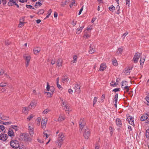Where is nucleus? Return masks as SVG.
Masks as SVG:
<instances>
[{"mask_svg": "<svg viewBox=\"0 0 149 149\" xmlns=\"http://www.w3.org/2000/svg\"><path fill=\"white\" fill-rule=\"evenodd\" d=\"M57 139L56 141V143L58 144L59 147L60 148L64 139V136L62 132H61L57 135Z\"/></svg>", "mask_w": 149, "mask_h": 149, "instance_id": "nucleus-1", "label": "nucleus"}, {"mask_svg": "<svg viewBox=\"0 0 149 149\" xmlns=\"http://www.w3.org/2000/svg\"><path fill=\"white\" fill-rule=\"evenodd\" d=\"M20 139L23 141H31V139L29 137V135L25 133H22L20 135Z\"/></svg>", "mask_w": 149, "mask_h": 149, "instance_id": "nucleus-2", "label": "nucleus"}, {"mask_svg": "<svg viewBox=\"0 0 149 149\" xmlns=\"http://www.w3.org/2000/svg\"><path fill=\"white\" fill-rule=\"evenodd\" d=\"M10 145L13 148H17L19 147V144L18 141L12 140L10 142Z\"/></svg>", "mask_w": 149, "mask_h": 149, "instance_id": "nucleus-3", "label": "nucleus"}, {"mask_svg": "<svg viewBox=\"0 0 149 149\" xmlns=\"http://www.w3.org/2000/svg\"><path fill=\"white\" fill-rule=\"evenodd\" d=\"M128 83L126 81H123L122 82L121 86L124 90H126V92H128L129 90V87L127 86Z\"/></svg>", "mask_w": 149, "mask_h": 149, "instance_id": "nucleus-4", "label": "nucleus"}, {"mask_svg": "<svg viewBox=\"0 0 149 149\" xmlns=\"http://www.w3.org/2000/svg\"><path fill=\"white\" fill-rule=\"evenodd\" d=\"M90 135V130L87 127L84 129V136L86 139L88 138Z\"/></svg>", "mask_w": 149, "mask_h": 149, "instance_id": "nucleus-5", "label": "nucleus"}, {"mask_svg": "<svg viewBox=\"0 0 149 149\" xmlns=\"http://www.w3.org/2000/svg\"><path fill=\"white\" fill-rule=\"evenodd\" d=\"M61 100L62 102V105L63 107H64V109L66 111H69L70 107L69 105L65 102V101H64L62 98H61Z\"/></svg>", "mask_w": 149, "mask_h": 149, "instance_id": "nucleus-6", "label": "nucleus"}, {"mask_svg": "<svg viewBox=\"0 0 149 149\" xmlns=\"http://www.w3.org/2000/svg\"><path fill=\"white\" fill-rule=\"evenodd\" d=\"M79 124L80 128L81 130L83 128L85 129L86 127H85L86 122L84 119H81L80 120L79 122Z\"/></svg>", "mask_w": 149, "mask_h": 149, "instance_id": "nucleus-7", "label": "nucleus"}, {"mask_svg": "<svg viewBox=\"0 0 149 149\" xmlns=\"http://www.w3.org/2000/svg\"><path fill=\"white\" fill-rule=\"evenodd\" d=\"M23 57L24 59L26 61V67H28L29 65V63L31 59V56L29 55L25 54L24 55Z\"/></svg>", "mask_w": 149, "mask_h": 149, "instance_id": "nucleus-8", "label": "nucleus"}, {"mask_svg": "<svg viewBox=\"0 0 149 149\" xmlns=\"http://www.w3.org/2000/svg\"><path fill=\"white\" fill-rule=\"evenodd\" d=\"M28 128L29 132L31 136H32L34 133V125L31 124H28Z\"/></svg>", "mask_w": 149, "mask_h": 149, "instance_id": "nucleus-9", "label": "nucleus"}, {"mask_svg": "<svg viewBox=\"0 0 149 149\" xmlns=\"http://www.w3.org/2000/svg\"><path fill=\"white\" fill-rule=\"evenodd\" d=\"M37 103V101L36 100H33L31 101L28 107L30 109L34 108L36 106Z\"/></svg>", "mask_w": 149, "mask_h": 149, "instance_id": "nucleus-10", "label": "nucleus"}, {"mask_svg": "<svg viewBox=\"0 0 149 149\" xmlns=\"http://www.w3.org/2000/svg\"><path fill=\"white\" fill-rule=\"evenodd\" d=\"M140 56V54L139 53H136L135 54L132 60L134 63H136L138 62Z\"/></svg>", "mask_w": 149, "mask_h": 149, "instance_id": "nucleus-11", "label": "nucleus"}, {"mask_svg": "<svg viewBox=\"0 0 149 149\" xmlns=\"http://www.w3.org/2000/svg\"><path fill=\"white\" fill-rule=\"evenodd\" d=\"M47 119L46 118H42L41 122V127L43 129H44L46 127V126L47 122Z\"/></svg>", "mask_w": 149, "mask_h": 149, "instance_id": "nucleus-12", "label": "nucleus"}, {"mask_svg": "<svg viewBox=\"0 0 149 149\" xmlns=\"http://www.w3.org/2000/svg\"><path fill=\"white\" fill-rule=\"evenodd\" d=\"M127 120L129 122V123L134 126V118L131 116H129L127 117Z\"/></svg>", "mask_w": 149, "mask_h": 149, "instance_id": "nucleus-13", "label": "nucleus"}, {"mask_svg": "<svg viewBox=\"0 0 149 149\" xmlns=\"http://www.w3.org/2000/svg\"><path fill=\"white\" fill-rule=\"evenodd\" d=\"M7 137L8 136L6 134H1L0 135V140L3 141H5L6 140Z\"/></svg>", "mask_w": 149, "mask_h": 149, "instance_id": "nucleus-14", "label": "nucleus"}, {"mask_svg": "<svg viewBox=\"0 0 149 149\" xmlns=\"http://www.w3.org/2000/svg\"><path fill=\"white\" fill-rule=\"evenodd\" d=\"M8 117L4 115L2 112H0V119L3 120H8Z\"/></svg>", "mask_w": 149, "mask_h": 149, "instance_id": "nucleus-15", "label": "nucleus"}, {"mask_svg": "<svg viewBox=\"0 0 149 149\" xmlns=\"http://www.w3.org/2000/svg\"><path fill=\"white\" fill-rule=\"evenodd\" d=\"M18 1L17 0H10L8 4L9 6H13Z\"/></svg>", "mask_w": 149, "mask_h": 149, "instance_id": "nucleus-16", "label": "nucleus"}, {"mask_svg": "<svg viewBox=\"0 0 149 149\" xmlns=\"http://www.w3.org/2000/svg\"><path fill=\"white\" fill-rule=\"evenodd\" d=\"M75 92L77 93H79L80 92V87L78 84H76L74 88Z\"/></svg>", "mask_w": 149, "mask_h": 149, "instance_id": "nucleus-17", "label": "nucleus"}, {"mask_svg": "<svg viewBox=\"0 0 149 149\" xmlns=\"http://www.w3.org/2000/svg\"><path fill=\"white\" fill-rule=\"evenodd\" d=\"M50 92H46L47 93V96L48 97H50L52 96L53 93L54 91V88L53 87H51L50 88Z\"/></svg>", "mask_w": 149, "mask_h": 149, "instance_id": "nucleus-18", "label": "nucleus"}, {"mask_svg": "<svg viewBox=\"0 0 149 149\" xmlns=\"http://www.w3.org/2000/svg\"><path fill=\"white\" fill-rule=\"evenodd\" d=\"M106 68L107 66L106 65V64L104 63H102L100 65L99 70L102 71H103L106 69Z\"/></svg>", "mask_w": 149, "mask_h": 149, "instance_id": "nucleus-19", "label": "nucleus"}, {"mask_svg": "<svg viewBox=\"0 0 149 149\" xmlns=\"http://www.w3.org/2000/svg\"><path fill=\"white\" fill-rule=\"evenodd\" d=\"M41 49L40 47H36L33 49V52L35 54H36L39 53Z\"/></svg>", "mask_w": 149, "mask_h": 149, "instance_id": "nucleus-20", "label": "nucleus"}, {"mask_svg": "<svg viewBox=\"0 0 149 149\" xmlns=\"http://www.w3.org/2000/svg\"><path fill=\"white\" fill-rule=\"evenodd\" d=\"M95 51V48H93V45H90V49L89 50V53L92 54Z\"/></svg>", "mask_w": 149, "mask_h": 149, "instance_id": "nucleus-21", "label": "nucleus"}, {"mask_svg": "<svg viewBox=\"0 0 149 149\" xmlns=\"http://www.w3.org/2000/svg\"><path fill=\"white\" fill-rule=\"evenodd\" d=\"M148 117V115L147 114H143L141 116V118L140 120L141 121H144L147 119Z\"/></svg>", "mask_w": 149, "mask_h": 149, "instance_id": "nucleus-22", "label": "nucleus"}, {"mask_svg": "<svg viewBox=\"0 0 149 149\" xmlns=\"http://www.w3.org/2000/svg\"><path fill=\"white\" fill-rule=\"evenodd\" d=\"M28 107H24L22 109V113L24 114L27 115L28 113L29 109Z\"/></svg>", "mask_w": 149, "mask_h": 149, "instance_id": "nucleus-23", "label": "nucleus"}, {"mask_svg": "<svg viewBox=\"0 0 149 149\" xmlns=\"http://www.w3.org/2000/svg\"><path fill=\"white\" fill-rule=\"evenodd\" d=\"M8 134V136L11 137L14 136L13 131L11 129H9Z\"/></svg>", "mask_w": 149, "mask_h": 149, "instance_id": "nucleus-24", "label": "nucleus"}, {"mask_svg": "<svg viewBox=\"0 0 149 149\" xmlns=\"http://www.w3.org/2000/svg\"><path fill=\"white\" fill-rule=\"evenodd\" d=\"M24 19H22L20 20V22L18 25V27L19 28H21L24 25V22H23Z\"/></svg>", "mask_w": 149, "mask_h": 149, "instance_id": "nucleus-25", "label": "nucleus"}, {"mask_svg": "<svg viewBox=\"0 0 149 149\" xmlns=\"http://www.w3.org/2000/svg\"><path fill=\"white\" fill-rule=\"evenodd\" d=\"M65 117L64 115H60L58 118V121L59 122H61L64 120L65 119Z\"/></svg>", "mask_w": 149, "mask_h": 149, "instance_id": "nucleus-26", "label": "nucleus"}, {"mask_svg": "<svg viewBox=\"0 0 149 149\" xmlns=\"http://www.w3.org/2000/svg\"><path fill=\"white\" fill-rule=\"evenodd\" d=\"M62 60L61 59H58L56 62L57 65L58 67L61 66L62 65Z\"/></svg>", "mask_w": 149, "mask_h": 149, "instance_id": "nucleus-27", "label": "nucleus"}, {"mask_svg": "<svg viewBox=\"0 0 149 149\" xmlns=\"http://www.w3.org/2000/svg\"><path fill=\"white\" fill-rule=\"evenodd\" d=\"M116 125L119 127H120L122 125L121 120L119 118H117L116 119Z\"/></svg>", "mask_w": 149, "mask_h": 149, "instance_id": "nucleus-28", "label": "nucleus"}, {"mask_svg": "<svg viewBox=\"0 0 149 149\" xmlns=\"http://www.w3.org/2000/svg\"><path fill=\"white\" fill-rule=\"evenodd\" d=\"M123 50V47H121L118 49V50L116 52V54L118 55L120 54H121Z\"/></svg>", "mask_w": 149, "mask_h": 149, "instance_id": "nucleus-29", "label": "nucleus"}, {"mask_svg": "<svg viewBox=\"0 0 149 149\" xmlns=\"http://www.w3.org/2000/svg\"><path fill=\"white\" fill-rule=\"evenodd\" d=\"M6 131V129L4 126L3 125H0V132H5Z\"/></svg>", "mask_w": 149, "mask_h": 149, "instance_id": "nucleus-30", "label": "nucleus"}, {"mask_svg": "<svg viewBox=\"0 0 149 149\" xmlns=\"http://www.w3.org/2000/svg\"><path fill=\"white\" fill-rule=\"evenodd\" d=\"M84 27V26H79V28L77 29V34H79L82 31V30Z\"/></svg>", "mask_w": 149, "mask_h": 149, "instance_id": "nucleus-31", "label": "nucleus"}, {"mask_svg": "<svg viewBox=\"0 0 149 149\" xmlns=\"http://www.w3.org/2000/svg\"><path fill=\"white\" fill-rule=\"evenodd\" d=\"M11 127L14 129L15 131L18 130L19 129V127L16 125H11Z\"/></svg>", "mask_w": 149, "mask_h": 149, "instance_id": "nucleus-32", "label": "nucleus"}, {"mask_svg": "<svg viewBox=\"0 0 149 149\" xmlns=\"http://www.w3.org/2000/svg\"><path fill=\"white\" fill-rule=\"evenodd\" d=\"M69 80V79L66 76H65L62 79V81L63 82H67Z\"/></svg>", "mask_w": 149, "mask_h": 149, "instance_id": "nucleus-33", "label": "nucleus"}, {"mask_svg": "<svg viewBox=\"0 0 149 149\" xmlns=\"http://www.w3.org/2000/svg\"><path fill=\"white\" fill-rule=\"evenodd\" d=\"M41 120V118L40 117H38L36 119V121L38 125L39 126L40 125Z\"/></svg>", "mask_w": 149, "mask_h": 149, "instance_id": "nucleus-34", "label": "nucleus"}, {"mask_svg": "<svg viewBox=\"0 0 149 149\" xmlns=\"http://www.w3.org/2000/svg\"><path fill=\"white\" fill-rule=\"evenodd\" d=\"M145 61V58H141L140 60V65H143V63Z\"/></svg>", "mask_w": 149, "mask_h": 149, "instance_id": "nucleus-35", "label": "nucleus"}, {"mask_svg": "<svg viewBox=\"0 0 149 149\" xmlns=\"http://www.w3.org/2000/svg\"><path fill=\"white\" fill-rule=\"evenodd\" d=\"M117 84H118L117 83H116L115 82L113 81H112L110 83L111 86L113 87L116 86Z\"/></svg>", "mask_w": 149, "mask_h": 149, "instance_id": "nucleus-36", "label": "nucleus"}, {"mask_svg": "<svg viewBox=\"0 0 149 149\" xmlns=\"http://www.w3.org/2000/svg\"><path fill=\"white\" fill-rule=\"evenodd\" d=\"M1 123L5 125H8L11 124L12 123L10 121L6 122H3V121H1Z\"/></svg>", "mask_w": 149, "mask_h": 149, "instance_id": "nucleus-37", "label": "nucleus"}, {"mask_svg": "<svg viewBox=\"0 0 149 149\" xmlns=\"http://www.w3.org/2000/svg\"><path fill=\"white\" fill-rule=\"evenodd\" d=\"M48 131H45L43 132V136H46V138H48L49 136L48 135Z\"/></svg>", "mask_w": 149, "mask_h": 149, "instance_id": "nucleus-38", "label": "nucleus"}, {"mask_svg": "<svg viewBox=\"0 0 149 149\" xmlns=\"http://www.w3.org/2000/svg\"><path fill=\"white\" fill-rule=\"evenodd\" d=\"M105 95L104 94L102 95L101 98L100 99V102H103L105 99Z\"/></svg>", "mask_w": 149, "mask_h": 149, "instance_id": "nucleus-39", "label": "nucleus"}, {"mask_svg": "<svg viewBox=\"0 0 149 149\" xmlns=\"http://www.w3.org/2000/svg\"><path fill=\"white\" fill-rule=\"evenodd\" d=\"M34 116L33 114H31L30 116L28 117L27 118L28 121H30L33 117Z\"/></svg>", "mask_w": 149, "mask_h": 149, "instance_id": "nucleus-40", "label": "nucleus"}, {"mask_svg": "<svg viewBox=\"0 0 149 149\" xmlns=\"http://www.w3.org/2000/svg\"><path fill=\"white\" fill-rule=\"evenodd\" d=\"M109 8L110 11H113V10H114L115 8L114 6H111L109 7Z\"/></svg>", "mask_w": 149, "mask_h": 149, "instance_id": "nucleus-41", "label": "nucleus"}, {"mask_svg": "<svg viewBox=\"0 0 149 149\" xmlns=\"http://www.w3.org/2000/svg\"><path fill=\"white\" fill-rule=\"evenodd\" d=\"M49 109H45L42 112V113L44 114H46L49 111Z\"/></svg>", "mask_w": 149, "mask_h": 149, "instance_id": "nucleus-42", "label": "nucleus"}, {"mask_svg": "<svg viewBox=\"0 0 149 149\" xmlns=\"http://www.w3.org/2000/svg\"><path fill=\"white\" fill-rule=\"evenodd\" d=\"M77 58L76 56H74L73 57V63H75L77 62Z\"/></svg>", "mask_w": 149, "mask_h": 149, "instance_id": "nucleus-43", "label": "nucleus"}, {"mask_svg": "<svg viewBox=\"0 0 149 149\" xmlns=\"http://www.w3.org/2000/svg\"><path fill=\"white\" fill-rule=\"evenodd\" d=\"M112 63L113 65L114 66H116L118 65L117 61L116 59L112 61Z\"/></svg>", "mask_w": 149, "mask_h": 149, "instance_id": "nucleus-44", "label": "nucleus"}, {"mask_svg": "<svg viewBox=\"0 0 149 149\" xmlns=\"http://www.w3.org/2000/svg\"><path fill=\"white\" fill-rule=\"evenodd\" d=\"M128 32L127 31L122 36V37H123V39H124L126 37V36L128 34Z\"/></svg>", "mask_w": 149, "mask_h": 149, "instance_id": "nucleus-45", "label": "nucleus"}, {"mask_svg": "<svg viewBox=\"0 0 149 149\" xmlns=\"http://www.w3.org/2000/svg\"><path fill=\"white\" fill-rule=\"evenodd\" d=\"M97 99H98V98L97 97H94V99L93 100V106L96 103V102L97 101Z\"/></svg>", "mask_w": 149, "mask_h": 149, "instance_id": "nucleus-46", "label": "nucleus"}, {"mask_svg": "<svg viewBox=\"0 0 149 149\" xmlns=\"http://www.w3.org/2000/svg\"><path fill=\"white\" fill-rule=\"evenodd\" d=\"M6 83L5 82H1L0 84V86L3 87L6 86Z\"/></svg>", "mask_w": 149, "mask_h": 149, "instance_id": "nucleus-47", "label": "nucleus"}, {"mask_svg": "<svg viewBox=\"0 0 149 149\" xmlns=\"http://www.w3.org/2000/svg\"><path fill=\"white\" fill-rule=\"evenodd\" d=\"M118 97V95L116 94L114 96V101L116 103H117Z\"/></svg>", "mask_w": 149, "mask_h": 149, "instance_id": "nucleus-48", "label": "nucleus"}, {"mask_svg": "<svg viewBox=\"0 0 149 149\" xmlns=\"http://www.w3.org/2000/svg\"><path fill=\"white\" fill-rule=\"evenodd\" d=\"M109 130L110 131V134L111 135H112L113 132V129L111 127H109Z\"/></svg>", "mask_w": 149, "mask_h": 149, "instance_id": "nucleus-49", "label": "nucleus"}, {"mask_svg": "<svg viewBox=\"0 0 149 149\" xmlns=\"http://www.w3.org/2000/svg\"><path fill=\"white\" fill-rule=\"evenodd\" d=\"M93 28L92 26H88L87 28V29L88 31H91Z\"/></svg>", "mask_w": 149, "mask_h": 149, "instance_id": "nucleus-50", "label": "nucleus"}, {"mask_svg": "<svg viewBox=\"0 0 149 149\" xmlns=\"http://www.w3.org/2000/svg\"><path fill=\"white\" fill-rule=\"evenodd\" d=\"M130 0H126V5L128 7H130Z\"/></svg>", "mask_w": 149, "mask_h": 149, "instance_id": "nucleus-51", "label": "nucleus"}, {"mask_svg": "<svg viewBox=\"0 0 149 149\" xmlns=\"http://www.w3.org/2000/svg\"><path fill=\"white\" fill-rule=\"evenodd\" d=\"M51 87H50V86L49 85L48 83H47V91H50V88Z\"/></svg>", "mask_w": 149, "mask_h": 149, "instance_id": "nucleus-52", "label": "nucleus"}, {"mask_svg": "<svg viewBox=\"0 0 149 149\" xmlns=\"http://www.w3.org/2000/svg\"><path fill=\"white\" fill-rule=\"evenodd\" d=\"M146 135L147 137H148L149 136V129L146 130Z\"/></svg>", "mask_w": 149, "mask_h": 149, "instance_id": "nucleus-53", "label": "nucleus"}, {"mask_svg": "<svg viewBox=\"0 0 149 149\" xmlns=\"http://www.w3.org/2000/svg\"><path fill=\"white\" fill-rule=\"evenodd\" d=\"M38 141L40 143H43L44 142L43 140L42 139H40L39 138L37 139Z\"/></svg>", "mask_w": 149, "mask_h": 149, "instance_id": "nucleus-54", "label": "nucleus"}, {"mask_svg": "<svg viewBox=\"0 0 149 149\" xmlns=\"http://www.w3.org/2000/svg\"><path fill=\"white\" fill-rule=\"evenodd\" d=\"M146 100L148 102L147 104L149 105V95H148L146 97Z\"/></svg>", "mask_w": 149, "mask_h": 149, "instance_id": "nucleus-55", "label": "nucleus"}, {"mask_svg": "<svg viewBox=\"0 0 149 149\" xmlns=\"http://www.w3.org/2000/svg\"><path fill=\"white\" fill-rule=\"evenodd\" d=\"M90 37V35L88 34H86L84 35V37L85 39L87 38Z\"/></svg>", "mask_w": 149, "mask_h": 149, "instance_id": "nucleus-56", "label": "nucleus"}, {"mask_svg": "<svg viewBox=\"0 0 149 149\" xmlns=\"http://www.w3.org/2000/svg\"><path fill=\"white\" fill-rule=\"evenodd\" d=\"M56 84L58 88L60 90H62V88L61 86L58 84V83H56Z\"/></svg>", "mask_w": 149, "mask_h": 149, "instance_id": "nucleus-57", "label": "nucleus"}, {"mask_svg": "<svg viewBox=\"0 0 149 149\" xmlns=\"http://www.w3.org/2000/svg\"><path fill=\"white\" fill-rule=\"evenodd\" d=\"M42 5V3L39 2H37L36 3V6H40Z\"/></svg>", "mask_w": 149, "mask_h": 149, "instance_id": "nucleus-58", "label": "nucleus"}, {"mask_svg": "<svg viewBox=\"0 0 149 149\" xmlns=\"http://www.w3.org/2000/svg\"><path fill=\"white\" fill-rule=\"evenodd\" d=\"M83 6L80 9L79 11V14H78L79 15L81 14L82 11L83 10Z\"/></svg>", "mask_w": 149, "mask_h": 149, "instance_id": "nucleus-59", "label": "nucleus"}, {"mask_svg": "<svg viewBox=\"0 0 149 149\" xmlns=\"http://www.w3.org/2000/svg\"><path fill=\"white\" fill-rule=\"evenodd\" d=\"M44 12V10H39V11L38 12V13L39 14H43Z\"/></svg>", "mask_w": 149, "mask_h": 149, "instance_id": "nucleus-60", "label": "nucleus"}, {"mask_svg": "<svg viewBox=\"0 0 149 149\" xmlns=\"http://www.w3.org/2000/svg\"><path fill=\"white\" fill-rule=\"evenodd\" d=\"M68 92L69 93L72 94L73 93V90L71 89H69Z\"/></svg>", "mask_w": 149, "mask_h": 149, "instance_id": "nucleus-61", "label": "nucleus"}, {"mask_svg": "<svg viewBox=\"0 0 149 149\" xmlns=\"http://www.w3.org/2000/svg\"><path fill=\"white\" fill-rule=\"evenodd\" d=\"M74 4H75V2H74V0H73L72 2V3L70 5V8H71L73 5H74Z\"/></svg>", "mask_w": 149, "mask_h": 149, "instance_id": "nucleus-62", "label": "nucleus"}, {"mask_svg": "<svg viewBox=\"0 0 149 149\" xmlns=\"http://www.w3.org/2000/svg\"><path fill=\"white\" fill-rule=\"evenodd\" d=\"M26 6L28 8H32L33 7L32 6H31L30 5H26Z\"/></svg>", "mask_w": 149, "mask_h": 149, "instance_id": "nucleus-63", "label": "nucleus"}, {"mask_svg": "<svg viewBox=\"0 0 149 149\" xmlns=\"http://www.w3.org/2000/svg\"><path fill=\"white\" fill-rule=\"evenodd\" d=\"M113 91H114L115 92L119 91V88H115L113 90Z\"/></svg>", "mask_w": 149, "mask_h": 149, "instance_id": "nucleus-64", "label": "nucleus"}]
</instances>
